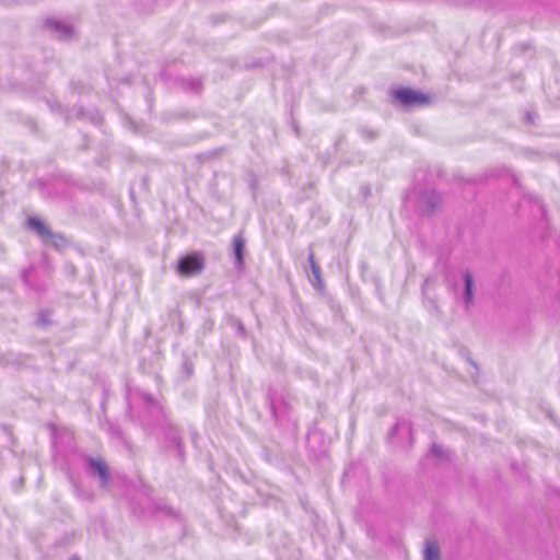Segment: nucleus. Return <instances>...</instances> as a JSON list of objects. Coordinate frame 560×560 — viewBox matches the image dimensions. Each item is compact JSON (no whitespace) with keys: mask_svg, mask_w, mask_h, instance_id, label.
Here are the masks:
<instances>
[{"mask_svg":"<svg viewBox=\"0 0 560 560\" xmlns=\"http://www.w3.org/2000/svg\"><path fill=\"white\" fill-rule=\"evenodd\" d=\"M129 417L137 421L142 430L150 435L162 433L163 447L183 463L186 450L183 429L171 418L163 404L145 392H136L129 402Z\"/></svg>","mask_w":560,"mask_h":560,"instance_id":"1","label":"nucleus"},{"mask_svg":"<svg viewBox=\"0 0 560 560\" xmlns=\"http://www.w3.org/2000/svg\"><path fill=\"white\" fill-rule=\"evenodd\" d=\"M393 100L406 108L429 104V95L411 88H398L392 92Z\"/></svg>","mask_w":560,"mask_h":560,"instance_id":"2","label":"nucleus"},{"mask_svg":"<svg viewBox=\"0 0 560 560\" xmlns=\"http://www.w3.org/2000/svg\"><path fill=\"white\" fill-rule=\"evenodd\" d=\"M441 205V196L431 188H424L417 192L415 210L422 215H432Z\"/></svg>","mask_w":560,"mask_h":560,"instance_id":"3","label":"nucleus"},{"mask_svg":"<svg viewBox=\"0 0 560 560\" xmlns=\"http://www.w3.org/2000/svg\"><path fill=\"white\" fill-rule=\"evenodd\" d=\"M83 463L85 472L92 478H97L102 488L108 485L110 471L104 459L86 455L83 457Z\"/></svg>","mask_w":560,"mask_h":560,"instance_id":"4","label":"nucleus"},{"mask_svg":"<svg viewBox=\"0 0 560 560\" xmlns=\"http://www.w3.org/2000/svg\"><path fill=\"white\" fill-rule=\"evenodd\" d=\"M388 439L401 447H410L413 443L411 422L405 418H398L388 433Z\"/></svg>","mask_w":560,"mask_h":560,"instance_id":"5","label":"nucleus"},{"mask_svg":"<svg viewBox=\"0 0 560 560\" xmlns=\"http://www.w3.org/2000/svg\"><path fill=\"white\" fill-rule=\"evenodd\" d=\"M205 260L200 253H190L182 258L177 262V270L180 275L191 276L203 269Z\"/></svg>","mask_w":560,"mask_h":560,"instance_id":"6","label":"nucleus"},{"mask_svg":"<svg viewBox=\"0 0 560 560\" xmlns=\"http://www.w3.org/2000/svg\"><path fill=\"white\" fill-rule=\"evenodd\" d=\"M45 26L58 39L69 40L74 35L73 27L70 24H68V23H66V22H63L61 20L47 19L45 21Z\"/></svg>","mask_w":560,"mask_h":560,"instance_id":"7","label":"nucleus"},{"mask_svg":"<svg viewBox=\"0 0 560 560\" xmlns=\"http://www.w3.org/2000/svg\"><path fill=\"white\" fill-rule=\"evenodd\" d=\"M268 401L270 405L271 413L277 423H281L288 415V405L282 397L275 394L271 389L268 392Z\"/></svg>","mask_w":560,"mask_h":560,"instance_id":"8","label":"nucleus"},{"mask_svg":"<svg viewBox=\"0 0 560 560\" xmlns=\"http://www.w3.org/2000/svg\"><path fill=\"white\" fill-rule=\"evenodd\" d=\"M462 278L464 281L463 301L466 310H469L474 303L475 296V280L469 269L462 271Z\"/></svg>","mask_w":560,"mask_h":560,"instance_id":"9","label":"nucleus"},{"mask_svg":"<svg viewBox=\"0 0 560 560\" xmlns=\"http://www.w3.org/2000/svg\"><path fill=\"white\" fill-rule=\"evenodd\" d=\"M233 255L235 267L241 269L245 257V238L241 234L233 237Z\"/></svg>","mask_w":560,"mask_h":560,"instance_id":"10","label":"nucleus"},{"mask_svg":"<svg viewBox=\"0 0 560 560\" xmlns=\"http://www.w3.org/2000/svg\"><path fill=\"white\" fill-rule=\"evenodd\" d=\"M106 432L108 433L110 439L118 441L119 443H121L124 445V447L126 450L131 451L132 444L118 424L108 422Z\"/></svg>","mask_w":560,"mask_h":560,"instance_id":"11","label":"nucleus"},{"mask_svg":"<svg viewBox=\"0 0 560 560\" xmlns=\"http://www.w3.org/2000/svg\"><path fill=\"white\" fill-rule=\"evenodd\" d=\"M27 225L36 232L44 243H47L48 235H51V230L39 218L28 217Z\"/></svg>","mask_w":560,"mask_h":560,"instance_id":"12","label":"nucleus"},{"mask_svg":"<svg viewBox=\"0 0 560 560\" xmlns=\"http://www.w3.org/2000/svg\"><path fill=\"white\" fill-rule=\"evenodd\" d=\"M307 261L310 264V268L312 271V275L314 277V280L312 281V284L315 289L320 290L324 288V281L322 278V270L319 265L315 260V255L313 252H310L307 256Z\"/></svg>","mask_w":560,"mask_h":560,"instance_id":"13","label":"nucleus"},{"mask_svg":"<svg viewBox=\"0 0 560 560\" xmlns=\"http://www.w3.org/2000/svg\"><path fill=\"white\" fill-rule=\"evenodd\" d=\"M180 86L188 92L200 93L202 89V82L198 78H183L180 80Z\"/></svg>","mask_w":560,"mask_h":560,"instance_id":"14","label":"nucleus"},{"mask_svg":"<svg viewBox=\"0 0 560 560\" xmlns=\"http://www.w3.org/2000/svg\"><path fill=\"white\" fill-rule=\"evenodd\" d=\"M45 244L51 245L56 249H61L67 245V240L63 235H61L59 233H54L51 231V235H48L47 243H45Z\"/></svg>","mask_w":560,"mask_h":560,"instance_id":"15","label":"nucleus"},{"mask_svg":"<svg viewBox=\"0 0 560 560\" xmlns=\"http://www.w3.org/2000/svg\"><path fill=\"white\" fill-rule=\"evenodd\" d=\"M423 560H440V550L436 544H427L423 551Z\"/></svg>","mask_w":560,"mask_h":560,"instance_id":"16","label":"nucleus"},{"mask_svg":"<svg viewBox=\"0 0 560 560\" xmlns=\"http://www.w3.org/2000/svg\"><path fill=\"white\" fill-rule=\"evenodd\" d=\"M228 323L236 329L238 337L243 339L246 338V328L240 318L235 317L234 315H229Z\"/></svg>","mask_w":560,"mask_h":560,"instance_id":"17","label":"nucleus"},{"mask_svg":"<svg viewBox=\"0 0 560 560\" xmlns=\"http://www.w3.org/2000/svg\"><path fill=\"white\" fill-rule=\"evenodd\" d=\"M192 373H194V364L190 360H188L186 358L182 364V374L186 378H189L192 375Z\"/></svg>","mask_w":560,"mask_h":560,"instance_id":"18","label":"nucleus"},{"mask_svg":"<svg viewBox=\"0 0 560 560\" xmlns=\"http://www.w3.org/2000/svg\"><path fill=\"white\" fill-rule=\"evenodd\" d=\"M430 453L432 455L436 456L438 458H442L446 452L442 446H440L438 444H432L431 448H430Z\"/></svg>","mask_w":560,"mask_h":560,"instance_id":"19","label":"nucleus"},{"mask_svg":"<svg viewBox=\"0 0 560 560\" xmlns=\"http://www.w3.org/2000/svg\"><path fill=\"white\" fill-rule=\"evenodd\" d=\"M49 323H50L49 313L46 311L39 312V314L37 316V324L40 326H45V325H48Z\"/></svg>","mask_w":560,"mask_h":560,"instance_id":"20","label":"nucleus"},{"mask_svg":"<svg viewBox=\"0 0 560 560\" xmlns=\"http://www.w3.org/2000/svg\"><path fill=\"white\" fill-rule=\"evenodd\" d=\"M158 510H160L161 512H163L164 514H166L167 516H173V517H176V512L170 508V506H166V505H158Z\"/></svg>","mask_w":560,"mask_h":560,"instance_id":"21","label":"nucleus"},{"mask_svg":"<svg viewBox=\"0 0 560 560\" xmlns=\"http://www.w3.org/2000/svg\"><path fill=\"white\" fill-rule=\"evenodd\" d=\"M88 116H89V119H90L93 124H97V122L101 120V115H100L98 110H92V112H89V113H88Z\"/></svg>","mask_w":560,"mask_h":560,"instance_id":"22","label":"nucleus"},{"mask_svg":"<svg viewBox=\"0 0 560 560\" xmlns=\"http://www.w3.org/2000/svg\"><path fill=\"white\" fill-rule=\"evenodd\" d=\"M360 131H361V135L366 139H374L376 137V133L372 130L362 128Z\"/></svg>","mask_w":560,"mask_h":560,"instance_id":"23","label":"nucleus"},{"mask_svg":"<svg viewBox=\"0 0 560 560\" xmlns=\"http://www.w3.org/2000/svg\"><path fill=\"white\" fill-rule=\"evenodd\" d=\"M190 439L194 445L197 444V440L199 439V433L196 431V429L190 428L189 429Z\"/></svg>","mask_w":560,"mask_h":560,"instance_id":"24","label":"nucleus"},{"mask_svg":"<svg viewBox=\"0 0 560 560\" xmlns=\"http://www.w3.org/2000/svg\"><path fill=\"white\" fill-rule=\"evenodd\" d=\"M78 118H84L85 117V110L83 108H79L77 112Z\"/></svg>","mask_w":560,"mask_h":560,"instance_id":"25","label":"nucleus"},{"mask_svg":"<svg viewBox=\"0 0 560 560\" xmlns=\"http://www.w3.org/2000/svg\"><path fill=\"white\" fill-rule=\"evenodd\" d=\"M525 117H526V121H527V122H530V124H532V122H534V116H533V114H532V113H529V112H528V113H526V116H525Z\"/></svg>","mask_w":560,"mask_h":560,"instance_id":"26","label":"nucleus"},{"mask_svg":"<svg viewBox=\"0 0 560 560\" xmlns=\"http://www.w3.org/2000/svg\"><path fill=\"white\" fill-rule=\"evenodd\" d=\"M27 275H28V271H27V270H23V271H22V279H23V281H24L26 284H28Z\"/></svg>","mask_w":560,"mask_h":560,"instance_id":"27","label":"nucleus"},{"mask_svg":"<svg viewBox=\"0 0 560 560\" xmlns=\"http://www.w3.org/2000/svg\"><path fill=\"white\" fill-rule=\"evenodd\" d=\"M250 187L253 190L256 189V179L255 178L252 179Z\"/></svg>","mask_w":560,"mask_h":560,"instance_id":"28","label":"nucleus"},{"mask_svg":"<svg viewBox=\"0 0 560 560\" xmlns=\"http://www.w3.org/2000/svg\"><path fill=\"white\" fill-rule=\"evenodd\" d=\"M70 560H80V558L78 556H72Z\"/></svg>","mask_w":560,"mask_h":560,"instance_id":"29","label":"nucleus"},{"mask_svg":"<svg viewBox=\"0 0 560 560\" xmlns=\"http://www.w3.org/2000/svg\"><path fill=\"white\" fill-rule=\"evenodd\" d=\"M410 198H411V195H410V194H408V195L406 196V200H407V199H410Z\"/></svg>","mask_w":560,"mask_h":560,"instance_id":"30","label":"nucleus"},{"mask_svg":"<svg viewBox=\"0 0 560 560\" xmlns=\"http://www.w3.org/2000/svg\"><path fill=\"white\" fill-rule=\"evenodd\" d=\"M83 497H85L86 499H90L91 498V494H84Z\"/></svg>","mask_w":560,"mask_h":560,"instance_id":"31","label":"nucleus"}]
</instances>
